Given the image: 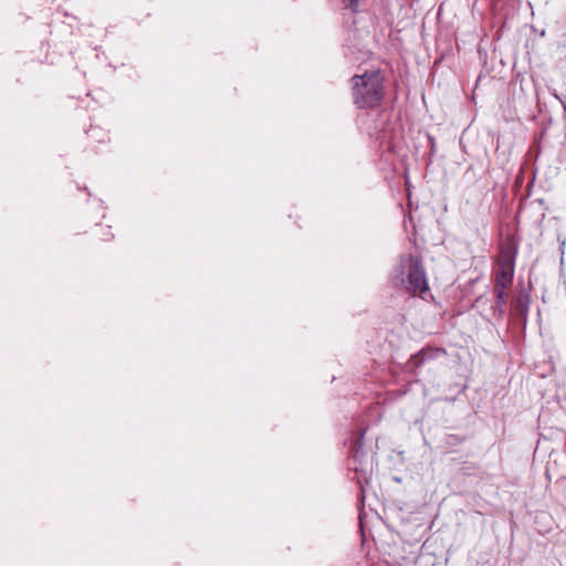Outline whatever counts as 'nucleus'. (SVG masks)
<instances>
[{
    "label": "nucleus",
    "instance_id": "nucleus-5",
    "mask_svg": "<svg viewBox=\"0 0 566 566\" xmlns=\"http://www.w3.org/2000/svg\"><path fill=\"white\" fill-rule=\"evenodd\" d=\"M446 352L441 348H422L417 354L412 355L408 360L407 368L416 373L421 366L443 356Z\"/></svg>",
    "mask_w": 566,
    "mask_h": 566
},
{
    "label": "nucleus",
    "instance_id": "nucleus-7",
    "mask_svg": "<svg viewBox=\"0 0 566 566\" xmlns=\"http://www.w3.org/2000/svg\"><path fill=\"white\" fill-rule=\"evenodd\" d=\"M98 231L103 241H111L114 238V234L111 231V227L108 226H99Z\"/></svg>",
    "mask_w": 566,
    "mask_h": 566
},
{
    "label": "nucleus",
    "instance_id": "nucleus-8",
    "mask_svg": "<svg viewBox=\"0 0 566 566\" xmlns=\"http://www.w3.org/2000/svg\"><path fill=\"white\" fill-rule=\"evenodd\" d=\"M91 133L96 135V136H93V137L96 138L101 143H105V142L109 140V137H108L107 133H104L101 129H91Z\"/></svg>",
    "mask_w": 566,
    "mask_h": 566
},
{
    "label": "nucleus",
    "instance_id": "nucleus-9",
    "mask_svg": "<svg viewBox=\"0 0 566 566\" xmlns=\"http://www.w3.org/2000/svg\"><path fill=\"white\" fill-rule=\"evenodd\" d=\"M343 2L347 9H350L352 11L356 12L359 7L360 0H343Z\"/></svg>",
    "mask_w": 566,
    "mask_h": 566
},
{
    "label": "nucleus",
    "instance_id": "nucleus-4",
    "mask_svg": "<svg viewBox=\"0 0 566 566\" xmlns=\"http://www.w3.org/2000/svg\"><path fill=\"white\" fill-rule=\"evenodd\" d=\"M364 434L365 430H361L359 438L352 446V457L348 467L356 473H361L366 480L373 471V458H368L367 454L363 451Z\"/></svg>",
    "mask_w": 566,
    "mask_h": 566
},
{
    "label": "nucleus",
    "instance_id": "nucleus-6",
    "mask_svg": "<svg viewBox=\"0 0 566 566\" xmlns=\"http://www.w3.org/2000/svg\"><path fill=\"white\" fill-rule=\"evenodd\" d=\"M494 311L497 312L499 315H503L507 301L506 287H494Z\"/></svg>",
    "mask_w": 566,
    "mask_h": 566
},
{
    "label": "nucleus",
    "instance_id": "nucleus-2",
    "mask_svg": "<svg viewBox=\"0 0 566 566\" xmlns=\"http://www.w3.org/2000/svg\"><path fill=\"white\" fill-rule=\"evenodd\" d=\"M354 103L359 108H371L384 97V76L380 71L365 72L352 77Z\"/></svg>",
    "mask_w": 566,
    "mask_h": 566
},
{
    "label": "nucleus",
    "instance_id": "nucleus-3",
    "mask_svg": "<svg viewBox=\"0 0 566 566\" xmlns=\"http://www.w3.org/2000/svg\"><path fill=\"white\" fill-rule=\"evenodd\" d=\"M516 249L509 244L501 248L494 287H510L514 277Z\"/></svg>",
    "mask_w": 566,
    "mask_h": 566
},
{
    "label": "nucleus",
    "instance_id": "nucleus-1",
    "mask_svg": "<svg viewBox=\"0 0 566 566\" xmlns=\"http://www.w3.org/2000/svg\"><path fill=\"white\" fill-rule=\"evenodd\" d=\"M391 282L395 286H403L408 292L421 296L429 290L424 268L421 261L412 254L399 258V262L391 273Z\"/></svg>",
    "mask_w": 566,
    "mask_h": 566
}]
</instances>
